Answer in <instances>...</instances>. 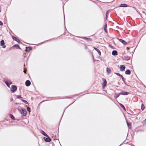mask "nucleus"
<instances>
[{"label": "nucleus", "instance_id": "f257e3e1", "mask_svg": "<svg viewBox=\"0 0 146 146\" xmlns=\"http://www.w3.org/2000/svg\"><path fill=\"white\" fill-rule=\"evenodd\" d=\"M0 46H2V47L3 48H6V46L5 44V42L3 40H2L1 41Z\"/></svg>", "mask_w": 146, "mask_h": 146}, {"label": "nucleus", "instance_id": "f03ea898", "mask_svg": "<svg viewBox=\"0 0 146 146\" xmlns=\"http://www.w3.org/2000/svg\"><path fill=\"white\" fill-rule=\"evenodd\" d=\"M12 87L11 89V91L13 92H14L15 91H16L17 90V87L16 86L14 85H12Z\"/></svg>", "mask_w": 146, "mask_h": 146}, {"label": "nucleus", "instance_id": "7ed1b4c3", "mask_svg": "<svg viewBox=\"0 0 146 146\" xmlns=\"http://www.w3.org/2000/svg\"><path fill=\"white\" fill-rule=\"evenodd\" d=\"M103 81L104 82L102 84V87L103 88H104L106 85L107 82L106 80L104 78L103 79Z\"/></svg>", "mask_w": 146, "mask_h": 146}, {"label": "nucleus", "instance_id": "20e7f679", "mask_svg": "<svg viewBox=\"0 0 146 146\" xmlns=\"http://www.w3.org/2000/svg\"><path fill=\"white\" fill-rule=\"evenodd\" d=\"M125 66L123 65H121L119 67V68L121 71H122L124 70L125 69Z\"/></svg>", "mask_w": 146, "mask_h": 146}, {"label": "nucleus", "instance_id": "39448f33", "mask_svg": "<svg viewBox=\"0 0 146 146\" xmlns=\"http://www.w3.org/2000/svg\"><path fill=\"white\" fill-rule=\"evenodd\" d=\"M5 83L6 85L8 87L10 85L12 84V83L11 81H6L5 82Z\"/></svg>", "mask_w": 146, "mask_h": 146}, {"label": "nucleus", "instance_id": "423d86ee", "mask_svg": "<svg viewBox=\"0 0 146 146\" xmlns=\"http://www.w3.org/2000/svg\"><path fill=\"white\" fill-rule=\"evenodd\" d=\"M22 111L23 112V115L24 116H26L27 114V111L25 109H22Z\"/></svg>", "mask_w": 146, "mask_h": 146}, {"label": "nucleus", "instance_id": "0eeeda50", "mask_svg": "<svg viewBox=\"0 0 146 146\" xmlns=\"http://www.w3.org/2000/svg\"><path fill=\"white\" fill-rule=\"evenodd\" d=\"M31 82L29 80H27L25 82V85L27 86H29L31 85Z\"/></svg>", "mask_w": 146, "mask_h": 146}, {"label": "nucleus", "instance_id": "6e6552de", "mask_svg": "<svg viewBox=\"0 0 146 146\" xmlns=\"http://www.w3.org/2000/svg\"><path fill=\"white\" fill-rule=\"evenodd\" d=\"M118 40L120 42H122L124 45H126L127 44V42L125 41L122 39H119Z\"/></svg>", "mask_w": 146, "mask_h": 146}, {"label": "nucleus", "instance_id": "1a4fd4ad", "mask_svg": "<svg viewBox=\"0 0 146 146\" xmlns=\"http://www.w3.org/2000/svg\"><path fill=\"white\" fill-rule=\"evenodd\" d=\"M120 94L122 95H126L128 94L129 93L126 92L122 91L121 92Z\"/></svg>", "mask_w": 146, "mask_h": 146}, {"label": "nucleus", "instance_id": "9d476101", "mask_svg": "<svg viewBox=\"0 0 146 146\" xmlns=\"http://www.w3.org/2000/svg\"><path fill=\"white\" fill-rule=\"evenodd\" d=\"M117 52L116 50H113L112 52V54L113 56H116L117 55Z\"/></svg>", "mask_w": 146, "mask_h": 146}, {"label": "nucleus", "instance_id": "9b49d317", "mask_svg": "<svg viewBox=\"0 0 146 146\" xmlns=\"http://www.w3.org/2000/svg\"><path fill=\"white\" fill-rule=\"evenodd\" d=\"M45 141L47 142H49L51 141V139L48 136V137L45 139Z\"/></svg>", "mask_w": 146, "mask_h": 146}, {"label": "nucleus", "instance_id": "f8f14e48", "mask_svg": "<svg viewBox=\"0 0 146 146\" xmlns=\"http://www.w3.org/2000/svg\"><path fill=\"white\" fill-rule=\"evenodd\" d=\"M41 133L44 136L48 137V135L45 133V132L41 130Z\"/></svg>", "mask_w": 146, "mask_h": 146}, {"label": "nucleus", "instance_id": "ddd939ff", "mask_svg": "<svg viewBox=\"0 0 146 146\" xmlns=\"http://www.w3.org/2000/svg\"><path fill=\"white\" fill-rule=\"evenodd\" d=\"M26 51L27 52L29 51L32 50V47H26Z\"/></svg>", "mask_w": 146, "mask_h": 146}, {"label": "nucleus", "instance_id": "4468645a", "mask_svg": "<svg viewBox=\"0 0 146 146\" xmlns=\"http://www.w3.org/2000/svg\"><path fill=\"white\" fill-rule=\"evenodd\" d=\"M131 71L129 70H127L125 72V74H126L130 75L131 74Z\"/></svg>", "mask_w": 146, "mask_h": 146}, {"label": "nucleus", "instance_id": "2eb2a0df", "mask_svg": "<svg viewBox=\"0 0 146 146\" xmlns=\"http://www.w3.org/2000/svg\"><path fill=\"white\" fill-rule=\"evenodd\" d=\"M119 7H127V5L126 4H121L120 5Z\"/></svg>", "mask_w": 146, "mask_h": 146}, {"label": "nucleus", "instance_id": "dca6fc26", "mask_svg": "<svg viewBox=\"0 0 146 146\" xmlns=\"http://www.w3.org/2000/svg\"><path fill=\"white\" fill-rule=\"evenodd\" d=\"M94 49L98 52L100 55L101 54V52L98 49L95 47H94Z\"/></svg>", "mask_w": 146, "mask_h": 146}, {"label": "nucleus", "instance_id": "f3484780", "mask_svg": "<svg viewBox=\"0 0 146 146\" xmlns=\"http://www.w3.org/2000/svg\"><path fill=\"white\" fill-rule=\"evenodd\" d=\"M12 38L14 40H15L16 41H17L18 42H20L18 38H17L15 37H14V36H13Z\"/></svg>", "mask_w": 146, "mask_h": 146}, {"label": "nucleus", "instance_id": "a211bd4d", "mask_svg": "<svg viewBox=\"0 0 146 146\" xmlns=\"http://www.w3.org/2000/svg\"><path fill=\"white\" fill-rule=\"evenodd\" d=\"M106 71L107 73H108L109 74L111 72V70L108 68H107Z\"/></svg>", "mask_w": 146, "mask_h": 146}, {"label": "nucleus", "instance_id": "6ab92c4d", "mask_svg": "<svg viewBox=\"0 0 146 146\" xmlns=\"http://www.w3.org/2000/svg\"><path fill=\"white\" fill-rule=\"evenodd\" d=\"M120 95V94L119 93H116L114 96V97L115 98H117Z\"/></svg>", "mask_w": 146, "mask_h": 146}, {"label": "nucleus", "instance_id": "aec40b11", "mask_svg": "<svg viewBox=\"0 0 146 146\" xmlns=\"http://www.w3.org/2000/svg\"><path fill=\"white\" fill-rule=\"evenodd\" d=\"M127 125L128 127H129V129H130L131 128V123H129L127 122Z\"/></svg>", "mask_w": 146, "mask_h": 146}, {"label": "nucleus", "instance_id": "412c9836", "mask_svg": "<svg viewBox=\"0 0 146 146\" xmlns=\"http://www.w3.org/2000/svg\"><path fill=\"white\" fill-rule=\"evenodd\" d=\"M10 117L13 120H15V117H14L13 115H12L11 114L10 115Z\"/></svg>", "mask_w": 146, "mask_h": 146}, {"label": "nucleus", "instance_id": "4be33fe9", "mask_svg": "<svg viewBox=\"0 0 146 146\" xmlns=\"http://www.w3.org/2000/svg\"><path fill=\"white\" fill-rule=\"evenodd\" d=\"M120 106H121L122 108H123V109L124 110H125H125H126L125 108V107L124 106H123V105H122V104H120Z\"/></svg>", "mask_w": 146, "mask_h": 146}, {"label": "nucleus", "instance_id": "5701e85b", "mask_svg": "<svg viewBox=\"0 0 146 146\" xmlns=\"http://www.w3.org/2000/svg\"><path fill=\"white\" fill-rule=\"evenodd\" d=\"M145 108V106L143 104H142L141 106V109L142 110H143Z\"/></svg>", "mask_w": 146, "mask_h": 146}, {"label": "nucleus", "instance_id": "b1692460", "mask_svg": "<svg viewBox=\"0 0 146 146\" xmlns=\"http://www.w3.org/2000/svg\"><path fill=\"white\" fill-rule=\"evenodd\" d=\"M14 47H18L19 48L21 49V48L19 47V46L17 44H15L13 46Z\"/></svg>", "mask_w": 146, "mask_h": 146}, {"label": "nucleus", "instance_id": "393cba45", "mask_svg": "<svg viewBox=\"0 0 146 146\" xmlns=\"http://www.w3.org/2000/svg\"><path fill=\"white\" fill-rule=\"evenodd\" d=\"M109 12H110V11H106V19L107 18V16H108V15L109 14Z\"/></svg>", "mask_w": 146, "mask_h": 146}, {"label": "nucleus", "instance_id": "a878e982", "mask_svg": "<svg viewBox=\"0 0 146 146\" xmlns=\"http://www.w3.org/2000/svg\"><path fill=\"white\" fill-rule=\"evenodd\" d=\"M106 28H107V24H106L104 26V30L106 32Z\"/></svg>", "mask_w": 146, "mask_h": 146}, {"label": "nucleus", "instance_id": "bb28decb", "mask_svg": "<svg viewBox=\"0 0 146 146\" xmlns=\"http://www.w3.org/2000/svg\"><path fill=\"white\" fill-rule=\"evenodd\" d=\"M21 100L23 102H24L25 103H26V104H27V103H27V102L26 101V100H23V99H22V100Z\"/></svg>", "mask_w": 146, "mask_h": 146}, {"label": "nucleus", "instance_id": "cd10ccee", "mask_svg": "<svg viewBox=\"0 0 146 146\" xmlns=\"http://www.w3.org/2000/svg\"><path fill=\"white\" fill-rule=\"evenodd\" d=\"M114 74H116L118 76H120V77L121 76V75L120 74L118 73H114Z\"/></svg>", "mask_w": 146, "mask_h": 146}, {"label": "nucleus", "instance_id": "c85d7f7f", "mask_svg": "<svg viewBox=\"0 0 146 146\" xmlns=\"http://www.w3.org/2000/svg\"><path fill=\"white\" fill-rule=\"evenodd\" d=\"M121 78H122V80L124 82L125 81V79H124V78L123 77V76L122 75L120 77Z\"/></svg>", "mask_w": 146, "mask_h": 146}, {"label": "nucleus", "instance_id": "c756f323", "mask_svg": "<svg viewBox=\"0 0 146 146\" xmlns=\"http://www.w3.org/2000/svg\"><path fill=\"white\" fill-rule=\"evenodd\" d=\"M17 98L19 99H21L22 98V97L21 96L19 95L17 96Z\"/></svg>", "mask_w": 146, "mask_h": 146}, {"label": "nucleus", "instance_id": "7c9ffc66", "mask_svg": "<svg viewBox=\"0 0 146 146\" xmlns=\"http://www.w3.org/2000/svg\"><path fill=\"white\" fill-rule=\"evenodd\" d=\"M27 110L29 111H30V108L29 107H27Z\"/></svg>", "mask_w": 146, "mask_h": 146}, {"label": "nucleus", "instance_id": "2f4dec72", "mask_svg": "<svg viewBox=\"0 0 146 146\" xmlns=\"http://www.w3.org/2000/svg\"><path fill=\"white\" fill-rule=\"evenodd\" d=\"M3 25V23L0 21V25Z\"/></svg>", "mask_w": 146, "mask_h": 146}, {"label": "nucleus", "instance_id": "473e14b6", "mask_svg": "<svg viewBox=\"0 0 146 146\" xmlns=\"http://www.w3.org/2000/svg\"><path fill=\"white\" fill-rule=\"evenodd\" d=\"M143 122L144 123H146V119H145V120H144L143 121Z\"/></svg>", "mask_w": 146, "mask_h": 146}, {"label": "nucleus", "instance_id": "72a5a7b5", "mask_svg": "<svg viewBox=\"0 0 146 146\" xmlns=\"http://www.w3.org/2000/svg\"><path fill=\"white\" fill-rule=\"evenodd\" d=\"M24 72L26 74V71L25 70H24Z\"/></svg>", "mask_w": 146, "mask_h": 146}, {"label": "nucleus", "instance_id": "f704fd0d", "mask_svg": "<svg viewBox=\"0 0 146 146\" xmlns=\"http://www.w3.org/2000/svg\"><path fill=\"white\" fill-rule=\"evenodd\" d=\"M84 38H86V39H87V38H86V37H84Z\"/></svg>", "mask_w": 146, "mask_h": 146}, {"label": "nucleus", "instance_id": "c9c22d12", "mask_svg": "<svg viewBox=\"0 0 146 146\" xmlns=\"http://www.w3.org/2000/svg\"><path fill=\"white\" fill-rule=\"evenodd\" d=\"M88 39H90V38H88Z\"/></svg>", "mask_w": 146, "mask_h": 146}]
</instances>
